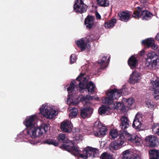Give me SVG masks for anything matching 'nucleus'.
<instances>
[{
  "label": "nucleus",
  "mask_w": 159,
  "mask_h": 159,
  "mask_svg": "<svg viewBox=\"0 0 159 159\" xmlns=\"http://www.w3.org/2000/svg\"><path fill=\"white\" fill-rule=\"evenodd\" d=\"M100 159H113L112 155L107 152L102 153L100 157Z\"/></svg>",
  "instance_id": "72a5a7b5"
},
{
  "label": "nucleus",
  "mask_w": 159,
  "mask_h": 159,
  "mask_svg": "<svg viewBox=\"0 0 159 159\" xmlns=\"http://www.w3.org/2000/svg\"><path fill=\"white\" fill-rule=\"evenodd\" d=\"M124 105L120 102H116L114 103V107L115 109H119L120 110H123L124 109Z\"/></svg>",
  "instance_id": "f704fd0d"
},
{
  "label": "nucleus",
  "mask_w": 159,
  "mask_h": 159,
  "mask_svg": "<svg viewBox=\"0 0 159 159\" xmlns=\"http://www.w3.org/2000/svg\"><path fill=\"white\" fill-rule=\"evenodd\" d=\"M137 10L134 11L133 16V17L138 19L141 18L143 20H148L153 16L152 14L148 10H143V8L140 7H137Z\"/></svg>",
  "instance_id": "0eeeda50"
},
{
  "label": "nucleus",
  "mask_w": 159,
  "mask_h": 159,
  "mask_svg": "<svg viewBox=\"0 0 159 159\" xmlns=\"http://www.w3.org/2000/svg\"><path fill=\"white\" fill-rule=\"evenodd\" d=\"M48 127V125L46 124H42L40 127L39 128H37V130L36 131L37 136L42 135L43 134L45 133L47 131Z\"/></svg>",
  "instance_id": "a211bd4d"
},
{
  "label": "nucleus",
  "mask_w": 159,
  "mask_h": 159,
  "mask_svg": "<svg viewBox=\"0 0 159 159\" xmlns=\"http://www.w3.org/2000/svg\"><path fill=\"white\" fill-rule=\"evenodd\" d=\"M76 43L77 46L80 48L82 51H84L86 47H87L86 43L83 39H80V40L76 41Z\"/></svg>",
  "instance_id": "b1692460"
},
{
  "label": "nucleus",
  "mask_w": 159,
  "mask_h": 159,
  "mask_svg": "<svg viewBox=\"0 0 159 159\" xmlns=\"http://www.w3.org/2000/svg\"><path fill=\"white\" fill-rule=\"evenodd\" d=\"M157 41H159V32L157 33L155 37Z\"/></svg>",
  "instance_id": "a18cd8bd"
},
{
  "label": "nucleus",
  "mask_w": 159,
  "mask_h": 159,
  "mask_svg": "<svg viewBox=\"0 0 159 159\" xmlns=\"http://www.w3.org/2000/svg\"><path fill=\"white\" fill-rule=\"evenodd\" d=\"M98 4L100 6L106 7L109 5L108 0H97Z\"/></svg>",
  "instance_id": "473e14b6"
},
{
  "label": "nucleus",
  "mask_w": 159,
  "mask_h": 159,
  "mask_svg": "<svg viewBox=\"0 0 159 159\" xmlns=\"http://www.w3.org/2000/svg\"><path fill=\"white\" fill-rule=\"evenodd\" d=\"M80 101L82 102H84L86 103L90 99H92L91 96L89 95H86V96L81 95L80 96Z\"/></svg>",
  "instance_id": "2f4dec72"
},
{
  "label": "nucleus",
  "mask_w": 159,
  "mask_h": 159,
  "mask_svg": "<svg viewBox=\"0 0 159 159\" xmlns=\"http://www.w3.org/2000/svg\"><path fill=\"white\" fill-rule=\"evenodd\" d=\"M147 144L151 147H153L156 146L158 142V139L154 136L150 135L147 136L145 138Z\"/></svg>",
  "instance_id": "ddd939ff"
},
{
  "label": "nucleus",
  "mask_w": 159,
  "mask_h": 159,
  "mask_svg": "<svg viewBox=\"0 0 159 159\" xmlns=\"http://www.w3.org/2000/svg\"><path fill=\"white\" fill-rule=\"evenodd\" d=\"M152 129L155 134L159 136V124L154 125L152 126Z\"/></svg>",
  "instance_id": "c9c22d12"
},
{
  "label": "nucleus",
  "mask_w": 159,
  "mask_h": 159,
  "mask_svg": "<svg viewBox=\"0 0 159 159\" xmlns=\"http://www.w3.org/2000/svg\"><path fill=\"white\" fill-rule=\"evenodd\" d=\"M152 83L154 94H157L159 93V81L156 80L155 81H153Z\"/></svg>",
  "instance_id": "c85d7f7f"
},
{
  "label": "nucleus",
  "mask_w": 159,
  "mask_h": 159,
  "mask_svg": "<svg viewBox=\"0 0 159 159\" xmlns=\"http://www.w3.org/2000/svg\"><path fill=\"white\" fill-rule=\"evenodd\" d=\"M149 159H159V150L152 149L148 151Z\"/></svg>",
  "instance_id": "5701e85b"
},
{
  "label": "nucleus",
  "mask_w": 159,
  "mask_h": 159,
  "mask_svg": "<svg viewBox=\"0 0 159 159\" xmlns=\"http://www.w3.org/2000/svg\"><path fill=\"white\" fill-rule=\"evenodd\" d=\"M119 138L111 143L110 149L116 150L122 148L124 145L125 142L128 141L135 143L137 145L139 146L142 142V139L138 136H133L128 133L127 131L121 132Z\"/></svg>",
  "instance_id": "f257e3e1"
},
{
  "label": "nucleus",
  "mask_w": 159,
  "mask_h": 159,
  "mask_svg": "<svg viewBox=\"0 0 159 159\" xmlns=\"http://www.w3.org/2000/svg\"><path fill=\"white\" fill-rule=\"evenodd\" d=\"M39 109V113L43 114L47 118L52 119L56 116V111L51 107L43 105Z\"/></svg>",
  "instance_id": "9d476101"
},
{
  "label": "nucleus",
  "mask_w": 159,
  "mask_h": 159,
  "mask_svg": "<svg viewBox=\"0 0 159 159\" xmlns=\"http://www.w3.org/2000/svg\"><path fill=\"white\" fill-rule=\"evenodd\" d=\"M147 57L146 66L149 69H155L158 62H159L158 55L155 52L152 51L148 53Z\"/></svg>",
  "instance_id": "423d86ee"
},
{
  "label": "nucleus",
  "mask_w": 159,
  "mask_h": 159,
  "mask_svg": "<svg viewBox=\"0 0 159 159\" xmlns=\"http://www.w3.org/2000/svg\"><path fill=\"white\" fill-rule=\"evenodd\" d=\"M74 89L75 87L74 86L70 85L67 89V91L69 93H71L74 90Z\"/></svg>",
  "instance_id": "58836bf2"
},
{
  "label": "nucleus",
  "mask_w": 159,
  "mask_h": 159,
  "mask_svg": "<svg viewBox=\"0 0 159 159\" xmlns=\"http://www.w3.org/2000/svg\"><path fill=\"white\" fill-rule=\"evenodd\" d=\"M150 47H151L152 49L155 50L158 48V46L157 45H156L154 43V42H153L152 44H151V45L150 46Z\"/></svg>",
  "instance_id": "a19ab883"
},
{
  "label": "nucleus",
  "mask_w": 159,
  "mask_h": 159,
  "mask_svg": "<svg viewBox=\"0 0 159 159\" xmlns=\"http://www.w3.org/2000/svg\"><path fill=\"white\" fill-rule=\"evenodd\" d=\"M60 128L63 131L69 133L71 131L73 126L70 121H64L61 122Z\"/></svg>",
  "instance_id": "f8f14e48"
},
{
  "label": "nucleus",
  "mask_w": 159,
  "mask_h": 159,
  "mask_svg": "<svg viewBox=\"0 0 159 159\" xmlns=\"http://www.w3.org/2000/svg\"><path fill=\"white\" fill-rule=\"evenodd\" d=\"M111 109L108 106H102L98 109V113L99 115H110L111 114Z\"/></svg>",
  "instance_id": "aec40b11"
},
{
  "label": "nucleus",
  "mask_w": 159,
  "mask_h": 159,
  "mask_svg": "<svg viewBox=\"0 0 159 159\" xmlns=\"http://www.w3.org/2000/svg\"><path fill=\"white\" fill-rule=\"evenodd\" d=\"M77 57L75 54H72L70 56V64L74 63L76 61Z\"/></svg>",
  "instance_id": "4c0bfd02"
},
{
  "label": "nucleus",
  "mask_w": 159,
  "mask_h": 159,
  "mask_svg": "<svg viewBox=\"0 0 159 159\" xmlns=\"http://www.w3.org/2000/svg\"><path fill=\"white\" fill-rule=\"evenodd\" d=\"M140 77V74L138 73H133L130 75L129 78V82L133 84H135L136 83L139 82Z\"/></svg>",
  "instance_id": "4be33fe9"
},
{
  "label": "nucleus",
  "mask_w": 159,
  "mask_h": 159,
  "mask_svg": "<svg viewBox=\"0 0 159 159\" xmlns=\"http://www.w3.org/2000/svg\"><path fill=\"white\" fill-rule=\"evenodd\" d=\"M138 60L136 57L132 55L128 60V64L130 68L134 69L136 68L138 65Z\"/></svg>",
  "instance_id": "dca6fc26"
},
{
  "label": "nucleus",
  "mask_w": 159,
  "mask_h": 159,
  "mask_svg": "<svg viewBox=\"0 0 159 159\" xmlns=\"http://www.w3.org/2000/svg\"><path fill=\"white\" fill-rule=\"evenodd\" d=\"M84 24L87 28L91 29L94 25L93 17L90 16H87L85 19Z\"/></svg>",
  "instance_id": "412c9836"
},
{
  "label": "nucleus",
  "mask_w": 159,
  "mask_h": 159,
  "mask_svg": "<svg viewBox=\"0 0 159 159\" xmlns=\"http://www.w3.org/2000/svg\"><path fill=\"white\" fill-rule=\"evenodd\" d=\"M122 101H126V103H127V104L129 106L133 104V103L134 102V99L133 98L131 97L128 99L123 98Z\"/></svg>",
  "instance_id": "e433bc0d"
},
{
  "label": "nucleus",
  "mask_w": 159,
  "mask_h": 159,
  "mask_svg": "<svg viewBox=\"0 0 159 159\" xmlns=\"http://www.w3.org/2000/svg\"><path fill=\"white\" fill-rule=\"evenodd\" d=\"M117 15L119 20L123 22H127L130 18V13L128 11H119Z\"/></svg>",
  "instance_id": "2eb2a0df"
},
{
  "label": "nucleus",
  "mask_w": 159,
  "mask_h": 159,
  "mask_svg": "<svg viewBox=\"0 0 159 159\" xmlns=\"http://www.w3.org/2000/svg\"><path fill=\"white\" fill-rule=\"evenodd\" d=\"M155 98L157 100L159 99V95L157 94L154 96Z\"/></svg>",
  "instance_id": "de8ad7c7"
},
{
  "label": "nucleus",
  "mask_w": 159,
  "mask_h": 159,
  "mask_svg": "<svg viewBox=\"0 0 159 159\" xmlns=\"http://www.w3.org/2000/svg\"><path fill=\"white\" fill-rule=\"evenodd\" d=\"M45 143H47L48 145H52L55 146H57L58 143L57 141L53 139H46L44 141Z\"/></svg>",
  "instance_id": "7c9ffc66"
},
{
  "label": "nucleus",
  "mask_w": 159,
  "mask_h": 159,
  "mask_svg": "<svg viewBox=\"0 0 159 159\" xmlns=\"http://www.w3.org/2000/svg\"><path fill=\"white\" fill-rule=\"evenodd\" d=\"M120 121V127L121 129H125L129 127L130 121L126 116L124 115L122 116Z\"/></svg>",
  "instance_id": "f3484780"
},
{
  "label": "nucleus",
  "mask_w": 159,
  "mask_h": 159,
  "mask_svg": "<svg viewBox=\"0 0 159 159\" xmlns=\"http://www.w3.org/2000/svg\"><path fill=\"white\" fill-rule=\"evenodd\" d=\"M73 105H76L78 104V102H71Z\"/></svg>",
  "instance_id": "09e8293b"
},
{
  "label": "nucleus",
  "mask_w": 159,
  "mask_h": 159,
  "mask_svg": "<svg viewBox=\"0 0 159 159\" xmlns=\"http://www.w3.org/2000/svg\"><path fill=\"white\" fill-rule=\"evenodd\" d=\"M125 89L121 90H118L117 89L114 88L111 90L107 93V97L104 99V102L108 105L112 104L114 101V99H117L123 93Z\"/></svg>",
  "instance_id": "39448f33"
},
{
  "label": "nucleus",
  "mask_w": 159,
  "mask_h": 159,
  "mask_svg": "<svg viewBox=\"0 0 159 159\" xmlns=\"http://www.w3.org/2000/svg\"><path fill=\"white\" fill-rule=\"evenodd\" d=\"M116 22V20L115 18L112 19L111 20L105 22L104 25L105 27L108 28L113 27Z\"/></svg>",
  "instance_id": "a878e982"
},
{
  "label": "nucleus",
  "mask_w": 159,
  "mask_h": 159,
  "mask_svg": "<svg viewBox=\"0 0 159 159\" xmlns=\"http://www.w3.org/2000/svg\"><path fill=\"white\" fill-rule=\"evenodd\" d=\"M123 157L122 159H141L140 157L137 154H135L130 156L128 150L123 152Z\"/></svg>",
  "instance_id": "6ab92c4d"
},
{
  "label": "nucleus",
  "mask_w": 159,
  "mask_h": 159,
  "mask_svg": "<svg viewBox=\"0 0 159 159\" xmlns=\"http://www.w3.org/2000/svg\"><path fill=\"white\" fill-rule=\"evenodd\" d=\"M85 76V74L81 73L76 80L79 83V87L80 89H87L89 93H93L94 92V89L95 88V85L92 81L87 83L88 80Z\"/></svg>",
  "instance_id": "7ed1b4c3"
},
{
  "label": "nucleus",
  "mask_w": 159,
  "mask_h": 159,
  "mask_svg": "<svg viewBox=\"0 0 159 159\" xmlns=\"http://www.w3.org/2000/svg\"><path fill=\"white\" fill-rule=\"evenodd\" d=\"M93 109L90 107H84L80 110V116L85 119L90 117L93 112Z\"/></svg>",
  "instance_id": "4468645a"
},
{
  "label": "nucleus",
  "mask_w": 159,
  "mask_h": 159,
  "mask_svg": "<svg viewBox=\"0 0 159 159\" xmlns=\"http://www.w3.org/2000/svg\"><path fill=\"white\" fill-rule=\"evenodd\" d=\"M107 56H104L103 57L102 59L99 60L98 61V64L101 65L102 66L101 69H104L106 67L107 63L109 62L110 61V57H109L107 61H106L107 59Z\"/></svg>",
  "instance_id": "393cba45"
},
{
  "label": "nucleus",
  "mask_w": 159,
  "mask_h": 159,
  "mask_svg": "<svg viewBox=\"0 0 159 159\" xmlns=\"http://www.w3.org/2000/svg\"><path fill=\"white\" fill-rule=\"evenodd\" d=\"M158 55H159V49H158Z\"/></svg>",
  "instance_id": "8fccbe9b"
},
{
  "label": "nucleus",
  "mask_w": 159,
  "mask_h": 159,
  "mask_svg": "<svg viewBox=\"0 0 159 159\" xmlns=\"http://www.w3.org/2000/svg\"><path fill=\"white\" fill-rule=\"evenodd\" d=\"M107 129L103 126L100 121H96L94 123L93 133L97 137L101 138L105 135L107 133Z\"/></svg>",
  "instance_id": "1a4fd4ad"
},
{
  "label": "nucleus",
  "mask_w": 159,
  "mask_h": 159,
  "mask_svg": "<svg viewBox=\"0 0 159 159\" xmlns=\"http://www.w3.org/2000/svg\"><path fill=\"white\" fill-rule=\"evenodd\" d=\"M66 138L65 134H60L58 135L57 137L58 142L59 143H62L59 147L71 153L74 156L79 154L80 151L78 147L75 145V143L72 141H66Z\"/></svg>",
  "instance_id": "f03ea898"
},
{
  "label": "nucleus",
  "mask_w": 159,
  "mask_h": 159,
  "mask_svg": "<svg viewBox=\"0 0 159 159\" xmlns=\"http://www.w3.org/2000/svg\"><path fill=\"white\" fill-rule=\"evenodd\" d=\"M79 149L80 151L79 148ZM83 152L84 154L80 153L75 156L79 155V157H80L83 159H87L89 157L93 158L98 157L99 155L98 150L97 148L89 146H88L85 148L84 149Z\"/></svg>",
  "instance_id": "6e6552de"
},
{
  "label": "nucleus",
  "mask_w": 159,
  "mask_h": 159,
  "mask_svg": "<svg viewBox=\"0 0 159 159\" xmlns=\"http://www.w3.org/2000/svg\"><path fill=\"white\" fill-rule=\"evenodd\" d=\"M141 124L139 119L136 118V116H135L132 124L133 127L136 129L140 128L141 127Z\"/></svg>",
  "instance_id": "c756f323"
},
{
  "label": "nucleus",
  "mask_w": 159,
  "mask_h": 159,
  "mask_svg": "<svg viewBox=\"0 0 159 159\" xmlns=\"http://www.w3.org/2000/svg\"><path fill=\"white\" fill-rule=\"evenodd\" d=\"M75 80H73L71 82L70 85L71 86H74L75 87Z\"/></svg>",
  "instance_id": "c03bdc74"
},
{
  "label": "nucleus",
  "mask_w": 159,
  "mask_h": 159,
  "mask_svg": "<svg viewBox=\"0 0 159 159\" xmlns=\"http://www.w3.org/2000/svg\"><path fill=\"white\" fill-rule=\"evenodd\" d=\"M77 115V113L76 111L73 112L71 111V112L69 114V116L71 118H73L76 117Z\"/></svg>",
  "instance_id": "ea45409f"
},
{
  "label": "nucleus",
  "mask_w": 159,
  "mask_h": 159,
  "mask_svg": "<svg viewBox=\"0 0 159 159\" xmlns=\"http://www.w3.org/2000/svg\"><path fill=\"white\" fill-rule=\"evenodd\" d=\"M87 7L83 0H76L74 5V10L77 12L83 13L86 11Z\"/></svg>",
  "instance_id": "9b49d317"
},
{
  "label": "nucleus",
  "mask_w": 159,
  "mask_h": 159,
  "mask_svg": "<svg viewBox=\"0 0 159 159\" xmlns=\"http://www.w3.org/2000/svg\"><path fill=\"white\" fill-rule=\"evenodd\" d=\"M144 53H145L144 51V50H142L140 52V55L141 56H143L144 55Z\"/></svg>",
  "instance_id": "49530a36"
},
{
  "label": "nucleus",
  "mask_w": 159,
  "mask_h": 159,
  "mask_svg": "<svg viewBox=\"0 0 159 159\" xmlns=\"http://www.w3.org/2000/svg\"><path fill=\"white\" fill-rule=\"evenodd\" d=\"M36 116L35 115H32L29 117H27L24 121V124L28 129L27 134L34 140V138L37 136L36 131L37 128L34 127L35 120Z\"/></svg>",
  "instance_id": "20e7f679"
},
{
  "label": "nucleus",
  "mask_w": 159,
  "mask_h": 159,
  "mask_svg": "<svg viewBox=\"0 0 159 159\" xmlns=\"http://www.w3.org/2000/svg\"><path fill=\"white\" fill-rule=\"evenodd\" d=\"M72 111L73 112L76 111V113H78V110L77 108H76L75 107H73L72 108Z\"/></svg>",
  "instance_id": "37998d69"
},
{
  "label": "nucleus",
  "mask_w": 159,
  "mask_h": 159,
  "mask_svg": "<svg viewBox=\"0 0 159 159\" xmlns=\"http://www.w3.org/2000/svg\"><path fill=\"white\" fill-rule=\"evenodd\" d=\"M126 131V130H122L121 131L119 132V133H118V131H117V130L116 129H111L110 132V134L111 137L114 139L116 138L117 136H118L119 138V135L121 132H123L124 131Z\"/></svg>",
  "instance_id": "bb28decb"
},
{
  "label": "nucleus",
  "mask_w": 159,
  "mask_h": 159,
  "mask_svg": "<svg viewBox=\"0 0 159 159\" xmlns=\"http://www.w3.org/2000/svg\"><path fill=\"white\" fill-rule=\"evenodd\" d=\"M95 15L97 19H101V16L97 11L96 12Z\"/></svg>",
  "instance_id": "79ce46f5"
},
{
  "label": "nucleus",
  "mask_w": 159,
  "mask_h": 159,
  "mask_svg": "<svg viewBox=\"0 0 159 159\" xmlns=\"http://www.w3.org/2000/svg\"><path fill=\"white\" fill-rule=\"evenodd\" d=\"M153 42H154V40L153 39L151 38L147 39L142 41V44L144 45L145 47L149 48H150V46L152 44Z\"/></svg>",
  "instance_id": "cd10ccee"
}]
</instances>
